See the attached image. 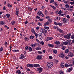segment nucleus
<instances>
[{
  "label": "nucleus",
  "mask_w": 74,
  "mask_h": 74,
  "mask_svg": "<svg viewBox=\"0 0 74 74\" xmlns=\"http://www.w3.org/2000/svg\"><path fill=\"white\" fill-rule=\"evenodd\" d=\"M71 38H72V39H74V34L72 36H71Z\"/></svg>",
  "instance_id": "52"
},
{
  "label": "nucleus",
  "mask_w": 74,
  "mask_h": 74,
  "mask_svg": "<svg viewBox=\"0 0 74 74\" xmlns=\"http://www.w3.org/2000/svg\"><path fill=\"white\" fill-rule=\"evenodd\" d=\"M42 13V12L41 11L39 10L38 12V15H39V16H41V14Z\"/></svg>",
  "instance_id": "12"
},
{
  "label": "nucleus",
  "mask_w": 74,
  "mask_h": 74,
  "mask_svg": "<svg viewBox=\"0 0 74 74\" xmlns=\"http://www.w3.org/2000/svg\"><path fill=\"white\" fill-rule=\"evenodd\" d=\"M64 63H61V66L62 67H64Z\"/></svg>",
  "instance_id": "38"
},
{
  "label": "nucleus",
  "mask_w": 74,
  "mask_h": 74,
  "mask_svg": "<svg viewBox=\"0 0 74 74\" xmlns=\"http://www.w3.org/2000/svg\"><path fill=\"white\" fill-rule=\"evenodd\" d=\"M47 32V30L46 29H44V33H46Z\"/></svg>",
  "instance_id": "58"
},
{
  "label": "nucleus",
  "mask_w": 74,
  "mask_h": 74,
  "mask_svg": "<svg viewBox=\"0 0 74 74\" xmlns=\"http://www.w3.org/2000/svg\"><path fill=\"white\" fill-rule=\"evenodd\" d=\"M69 8L73 9L74 8V7L73 6H69Z\"/></svg>",
  "instance_id": "62"
},
{
  "label": "nucleus",
  "mask_w": 74,
  "mask_h": 74,
  "mask_svg": "<svg viewBox=\"0 0 74 74\" xmlns=\"http://www.w3.org/2000/svg\"><path fill=\"white\" fill-rule=\"evenodd\" d=\"M69 52V50L68 49H67L65 50V53H68Z\"/></svg>",
  "instance_id": "27"
},
{
  "label": "nucleus",
  "mask_w": 74,
  "mask_h": 74,
  "mask_svg": "<svg viewBox=\"0 0 74 74\" xmlns=\"http://www.w3.org/2000/svg\"><path fill=\"white\" fill-rule=\"evenodd\" d=\"M7 5L9 7H12V5H11L10 4H7Z\"/></svg>",
  "instance_id": "48"
},
{
  "label": "nucleus",
  "mask_w": 74,
  "mask_h": 74,
  "mask_svg": "<svg viewBox=\"0 0 74 74\" xmlns=\"http://www.w3.org/2000/svg\"><path fill=\"white\" fill-rule=\"evenodd\" d=\"M71 66V65H69V64H65L64 66L66 67H69V66Z\"/></svg>",
  "instance_id": "21"
},
{
  "label": "nucleus",
  "mask_w": 74,
  "mask_h": 74,
  "mask_svg": "<svg viewBox=\"0 0 74 74\" xmlns=\"http://www.w3.org/2000/svg\"><path fill=\"white\" fill-rule=\"evenodd\" d=\"M32 33L34 34L36 33V32H35V31H34V29L33 28H32Z\"/></svg>",
  "instance_id": "18"
},
{
  "label": "nucleus",
  "mask_w": 74,
  "mask_h": 74,
  "mask_svg": "<svg viewBox=\"0 0 74 74\" xmlns=\"http://www.w3.org/2000/svg\"><path fill=\"white\" fill-rule=\"evenodd\" d=\"M64 37L65 38H67V39L70 38V36H69V34L64 36Z\"/></svg>",
  "instance_id": "11"
},
{
  "label": "nucleus",
  "mask_w": 74,
  "mask_h": 74,
  "mask_svg": "<svg viewBox=\"0 0 74 74\" xmlns=\"http://www.w3.org/2000/svg\"><path fill=\"white\" fill-rule=\"evenodd\" d=\"M36 45H37V44H32L31 45V46L33 47V48H34V47H36Z\"/></svg>",
  "instance_id": "15"
},
{
  "label": "nucleus",
  "mask_w": 74,
  "mask_h": 74,
  "mask_svg": "<svg viewBox=\"0 0 74 74\" xmlns=\"http://www.w3.org/2000/svg\"><path fill=\"white\" fill-rule=\"evenodd\" d=\"M54 2V0H51L50 3H52Z\"/></svg>",
  "instance_id": "59"
},
{
  "label": "nucleus",
  "mask_w": 74,
  "mask_h": 74,
  "mask_svg": "<svg viewBox=\"0 0 74 74\" xmlns=\"http://www.w3.org/2000/svg\"><path fill=\"white\" fill-rule=\"evenodd\" d=\"M36 18H37L38 19H40V18L38 16H36Z\"/></svg>",
  "instance_id": "60"
},
{
  "label": "nucleus",
  "mask_w": 74,
  "mask_h": 74,
  "mask_svg": "<svg viewBox=\"0 0 74 74\" xmlns=\"http://www.w3.org/2000/svg\"><path fill=\"white\" fill-rule=\"evenodd\" d=\"M71 22H74V18L71 20Z\"/></svg>",
  "instance_id": "56"
},
{
  "label": "nucleus",
  "mask_w": 74,
  "mask_h": 74,
  "mask_svg": "<svg viewBox=\"0 0 74 74\" xmlns=\"http://www.w3.org/2000/svg\"><path fill=\"white\" fill-rule=\"evenodd\" d=\"M46 18H47V19H49H49H50V17H49V16H47Z\"/></svg>",
  "instance_id": "57"
},
{
  "label": "nucleus",
  "mask_w": 74,
  "mask_h": 74,
  "mask_svg": "<svg viewBox=\"0 0 74 74\" xmlns=\"http://www.w3.org/2000/svg\"><path fill=\"white\" fill-rule=\"evenodd\" d=\"M54 24L56 25L57 26V25H58V23H56V22H54Z\"/></svg>",
  "instance_id": "51"
},
{
  "label": "nucleus",
  "mask_w": 74,
  "mask_h": 74,
  "mask_svg": "<svg viewBox=\"0 0 74 74\" xmlns=\"http://www.w3.org/2000/svg\"><path fill=\"white\" fill-rule=\"evenodd\" d=\"M58 25H59V26H62V23H58Z\"/></svg>",
  "instance_id": "39"
},
{
  "label": "nucleus",
  "mask_w": 74,
  "mask_h": 74,
  "mask_svg": "<svg viewBox=\"0 0 74 74\" xmlns=\"http://www.w3.org/2000/svg\"><path fill=\"white\" fill-rule=\"evenodd\" d=\"M49 25V22L47 21L46 23H45L44 24V26H45Z\"/></svg>",
  "instance_id": "19"
},
{
  "label": "nucleus",
  "mask_w": 74,
  "mask_h": 74,
  "mask_svg": "<svg viewBox=\"0 0 74 74\" xmlns=\"http://www.w3.org/2000/svg\"><path fill=\"white\" fill-rule=\"evenodd\" d=\"M36 59L38 60H41L42 59V57L40 56H38L36 57Z\"/></svg>",
  "instance_id": "10"
},
{
  "label": "nucleus",
  "mask_w": 74,
  "mask_h": 74,
  "mask_svg": "<svg viewBox=\"0 0 74 74\" xmlns=\"http://www.w3.org/2000/svg\"><path fill=\"white\" fill-rule=\"evenodd\" d=\"M39 44H41L42 45H44V42L43 41H40L39 42Z\"/></svg>",
  "instance_id": "34"
},
{
  "label": "nucleus",
  "mask_w": 74,
  "mask_h": 74,
  "mask_svg": "<svg viewBox=\"0 0 74 74\" xmlns=\"http://www.w3.org/2000/svg\"><path fill=\"white\" fill-rule=\"evenodd\" d=\"M6 16L8 18H10V14H7Z\"/></svg>",
  "instance_id": "31"
},
{
  "label": "nucleus",
  "mask_w": 74,
  "mask_h": 74,
  "mask_svg": "<svg viewBox=\"0 0 74 74\" xmlns=\"http://www.w3.org/2000/svg\"><path fill=\"white\" fill-rule=\"evenodd\" d=\"M25 58V56H24V55H23V54H21V57H20V59H23Z\"/></svg>",
  "instance_id": "14"
},
{
  "label": "nucleus",
  "mask_w": 74,
  "mask_h": 74,
  "mask_svg": "<svg viewBox=\"0 0 74 74\" xmlns=\"http://www.w3.org/2000/svg\"><path fill=\"white\" fill-rule=\"evenodd\" d=\"M62 44L64 45H68V43L67 41L62 42Z\"/></svg>",
  "instance_id": "22"
},
{
  "label": "nucleus",
  "mask_w": 74,
  "mask_h": 74,
  "mask_svg": "<svg viewBox=\"0 0 74 74\" xmlns=\"http://www.w3.org/2000/svg\"><path fill=\"white\" fill-rule=\"evenodd\" d=\"M60 74H64V72H63L62 71H59Z\"/></svg>",
  "instance_id": "30"
},
{
  "label": "nucleus",
  "mask_w": 74,
  "mask_h": 74,
  "mask_svg": "<svg viewBox=\"0 0 74 74\" xmlns=\"http://www.w3.org/2000/svg\"><path fill=\"white\" fill-rule=\"evenodd\" d=\"M58 31H59V32H61V33H64V31L62 30H61L60 29H58Z\"/></svg>",
  "instance_id": "20"
},
{
  "label": "nucleus",
  "mask_w": 74,
  "mask_h": 74,
  "mask_svg": "<svg viewBox=\"0 0 74 74\" xmlns=\"http://www.w3.org/2000/svg\"><path fill=\"white\" fill-rule=\"evenodd\" d=\"M28 50L30 51V52H31V51H32V47H28Z\"/></svg>",
  "instance_id": "26"
},
{
  "label": "nucleus",
  "mask_w": 74,
  "mask_h": 74,
  "mask_svg": "<svg viewBox=\"0 0 74 74\" xmlns=\"http://www.w3.org/2000/svg\"><path fill=\"white\" fill-rule=\"evenodd\" d=\"M44 28L46 29H47V30H48V29H49V27H44Z\"/></svg>",
  "instance_id": "40"
},
{
  "label": "nucleus",
  "mask_w": 74,
  "mask_h": 74,
  "mask_svg": "<svg viewBox=\"0 0 74 74\" xmlns=\"http://www.w3.org/2000/svg\"><path fill=\"white\" fill-rule=\"evenodd\" d=\"M66 46H63L62 47V49L63 50H64V49H66Z\"/></svg>",
  "instance_id": "29"
},
{
  "label": "nucleus",
  "mask_w": 74,
  "mask_h": 74,
  "mask_svg": "<svg viewBox=\"0 0 74 74\" xmlns=\"http://www.w3.org/2000/svg\"><path fill=\"white\" fill-rule=\"evenodd\" d=\"M41 33H44V29H41L40 31Z\"/></svg>",
  "instance_id": "37"
},
{
  "label": "nucleus",
  "mask_w": 74,
  "mask_h": 74,
  "mask_svg": "<svg viewBox=\"0 0 74 74\" xmlns=\"http://www.w3.org/2000/svg\"><path fill=\"white\" fill-rule=\"evenodd\" d=\"M16 14L17 16L18 15V14H19V11H16Z\"/></svg>",
  "instance_id": "50"
},
{
  "label": "nucleus",
  "mask_w": 74,
  "mask_h": 74,
  "mask_svg": "<svg viewBox=\"0 0 74 74\" xmlns=\"http://www.w3.org/2000/svg\"><path fill=\"white\" fill-rule=\"evenodd\" d=\"M73 70V67H71L69 69H68L66 71V72H70Z\"/></svg>",
  "instance_id": "9"
},
{
  "label": "nucleus",
  "mask_w": 74,
  "mask_h": 74,
  "mask_svg": "<svg viewBox=\"0 0 74 74\" xmlns=\"http://www.w3.org/2000/svg\"><path fill=\"white\" fill-rule=\"evenodd\" d=\"M50 7H52L53 9L54 10H56V7H55L54 6H52V5H50Z\"/></svg>",
  "instance_id": "32"
},
{
  "label": "nucleus",
  "mask_w": 74,
  "mask_h": 74,
  "mask_svg": "<svg viewBox=\"0 0 74 74\" xmlns=\"http://www.w3.org/2000/svg\"><path fill=\"white\" fill-rule=\"evenodd\" d=\"M62 21L63 23H66V22L67 21V19L65 18H63L62 19Z\"/></svg>",
  "instance_id": "8"
},
{
  "label": "nucleus",
  "mask_w": 74,
  "mask_h": 74,
  "mask_svg": "<svg viewBox=\"0 0 74 74\" xmlns=\"http://www.w3.org/2000/svg\"><path fill=\"white\" fill-rule=\"evenodd\" d=\"M67 42H68V44H70V43L71 42V40H68L67 41Z\"/></svg>",
  "instance_id": "33"
},
{
  "label": "nucleus",
  "mask_w": 74,
  "mask_h": 74,
  "mask_svg": "<svg viewBox=\"0 0 74 74\" xmlns=\"http://www.w3.org/2000/svg\"><path fill=\"white\" fill-rule=\"evenodd\" d=\"M33 64H27V66L28 67H33Z\"/></svg>",
  "instance_id": "13"
},
{
  "label": "nucleus",
  "mask_w": 74,
  "mask_h": 74,
  "mask_svg": "<svg viewBox=\"0 0 74 74\" xmlns=\"http://www.w3.org/2000/svg\"><path fill=\"white\" fill-rule=\"evenodd\" d=\"M58 14H59L60 15L61 14H62V11L60 10L58 12Z\"/></svg>",
  "instance_id": "43"
},
{
  "label": "nucleus",
  "mask_w": 74,
  "mask_h": 74,
  "mask_svg": "<svg viewBox=\"0 0 74 74\" xmlns=\"http://www.w3.org/2000/svg\"><path fill=\"white\" fill-rule=\"evenodd\" d=\"M59 57H61V56L62 58H63L64 57V54H63V53H61L59 55Z\"/></svg>",
  "instance_id": "4"
},
{
  "label": "nucleus",
  "mask_w": 74,
  "mask_h": 74,
  "mask_svg": "<svg viewBox=\"0 0 74 74\" xmlns=\"http://www.w3.org/2000/svg\"><path fill=\"white\" fill-rule=\"evenodd\" d=\"M61 9L62 10H64L65 11L66 10V8H61Z\"/></svg>",
  "instance_id": "54"
},
{
  "label": "nucleus",
  "mask_w": 74,
  "mask_h": 74,
  "mask_svg": "<svg viewBox=\"0 0 74 74\" xmlns=\"http://www.w3.org/2000/svg\"><path fill=\"white\" fill-rule=\"evenodd\" d=\"M65 7L66 8H69L70 5H69L68 4H66L65 5Z\"/></svg>",
  "instance_id": "23"
},
{
  "label": "nucleus",
  "mask_w": 74,
  "mask_h": 74,
  "mask_svg": "<svg viewBox=\"0 0 74 74\" xmlns=\"http://www.w3.org/2000/svg\"><path fill=\"white\" fill-rule=\"evenodd\" d=\"M56 19L58 20H60V18L59 17H56Z\"/></svg>",
  "instance_id": "44"
},
{
  "label": "nucleus",
  "mask_w": 74,
  "mask_h": 74,
  "mask_svg": "<svg viewBox=\"0 0 74 74\" xmlns=\"http://www.w3.org/2000/svg\"><path fill=\"white\" fill-rule=\"evenodd\" d=\"M33 66L34 67H40V65L39 64H35L33 65Z\"/></svg>",
  "instance_id": "7"
},
{
  "label": "nucleus",
  "mask_w": 74,
  "mask_h": 74,
  "mask_svg": "<svg viewBox=\"0 0 74 74\" xmlns=\"http://www.w3.org/2000/svg\"><path fill=\"white\" fill-rule=\"evenodd\" d=\"M4 27H5V28H6V29H9V27L5 25L4 26Z\"/></svg>",
  "instance_id": "42"
},
{
  "label": "nucleus",
  "mask_w": 74,
  "mask_h": 74,
  "mask_svg": "<svg viewBox=\"0 0 74 74\" xmlns=\"http://www.w3.org/2000/svg\"><path fill=\"white\" fill-rule=\"evenodd\" d=\"M41 49V48L36 47V50H40Z\"/></svg>",
  "instance_id": "36"
},
{
  "label": "nucleus",
  "mask_w": 74,
  "mask_h": 74,
  "mask_svg": "<svg viewBox=\"0 0 74 74\" xmlns=\"http://www.w3.org/2000/svg\"><path fill=\"white\" fill-rule=\"evenodd\" d=\"M25 49L27 51H28V50H29V47L27 46H26V47H25Z\"/></svg>",
  "instance_id": "25"
},
{
  "label": "nucleus",
  "mask_w": 74,
  "mask_h": 74,
  "mask_svg": "<svg viewBox=\"0 0 74 74\" xmlns=\"http://www.w3.org/2000/svg\"><path fill=\"white\" fill-rule=\"evenodd\" d=\"M48 46L51 48H53V47H54V45L52 44H49Z\"/></svg>",
  "instance_id": "17"
},
{
  "label": "nucleus",
  "mask_w": 74,
  "mask_h": 74,
  "mask_svg": "<svg viewBox=\"0 0 74 74\" xmlns=\"http://www.w3.org/2000/svg\"><path fill=\"white\" fill-rule=\"evenodd\" d=\"M3 48L1 47L0 48V52H1L3 51Z\"/></svg>",
  "instance_id": "47"
},
{
  "label": "nucleus",
  "mask_w": 74,
  "mask_h": 74,
  "mask_svg": "<svg viewBox=\"0 0 74 74\" xmlns=\"http://www.w3.org/2000/svg\"><path fill=\"white\" fill-rule=\"evenodd\" d=\"M70 4L72 5L74 4V1H73V2H71Z\"/></svg>",
  "instance_id": "64"
},
{
  "label": "nucleus",
  "mask_w": 74,
  "mask_h": 74,
  "mask_svg": "<svg viewBox=\"0 0 74 74\" xmlns=\"http://www.w3.org/2000/svg\"><path fill=\"white\" fill-rule=\"evenodd\" d=\"M46 65L47 69H50L53 65V63L51 62H48L46 64Z\"/></svg>",
  "instance_id": "1"
},
{
  "label": "nucleus",
  "mask_w": 74,
  "mask_h": 74,
  "mask_svg": "<svg viewBox=\"0 0 74 74\" xmlns=\"http://www.w3.org/2000/svg\"><path fill=\"white\" fill-rule=\"evenodd\" d=\"M60 16H64L65 15L64 14H61L60 15Z\"/></svg>",
  "instance_id": "61"
},
{
  "label": "nucleus",
  "mask_w": 74,
  "mask_h": 74,
  "mask_svg": "<svg viewBox=\"0 0 74 74\" xmlns=\"http://www.w3.org/2000/svg\"><path fill=\"white\" fill-rule=\"evenodd\" d=\"M49 59H52V56H49Z\"/></svg>",
  "instance_id": "53"
},
{
  "label": "nucleus",
  "mask_w": 74,
  "mask_h": 74,
  "mask_svg": "<svg viewBox=\"0 0 74 74\" xmlns=\"http://www.w3.org/2000/svg\"><path fill=\"white\" fill-rule=\"evenodd\" d=\"M37 71L39 72V73H41L42 72V68H38Z\"/></svg>",
  "instance_id": "6"
},
{
  "label": "nucleus",
  "mask_w": 74,
  "mask_h": 74,
  "mask_svg": "<svg viewBox=\"0 0 74 74\" xmlns=\"http://www.w3.org/2000/svg\"><path fill=\"white\" fill-rule=\"evenodd\" d=\"M53 39V38L51 37H47L46 40V41H49L50 40H52Z\"/></svg>",
  "instance_id": "3"
},
{
  "label": "nucleus",
  "mask_w": 74,
  "mask_h": 74,
  "mask_svg": "<svg viewBox=\"0 0 74 74\" xmlns=\"http://www.w3.org/2000/svg\"><path fill=\"white\" fill-rule=\"evenodd\" d=\"M3 21H0V25H3Z\"/></svg>",
  "instance_id": "49"
},
{
  "label": "nucleus",
  "mask_w": 74,
  "mask_h": 74,
  "mask_svg": "<svg viewBox=\"0 0 74 74\" xmlns=\"http://www.w3.org/2000/svg\"><path fill=\"white\" fill-rule=\"evenodd\" d=\"M29 38L31 39H33L34 38V36L32 35L31 36L29 37Z\"/></svg>",
  "instance_id": "35"
},
{
  "label": "nucleus",
  "mask_w": 74,
  "mask_h": 74,
  "mask_svg": "<svg viewBox=\"0 0 74 74\" xmlns=\"http://www.w3.org/2000/svg\"><path fill=\"white\" fill-rule=\"evenodd\" d=\"M66 17L67 18H68V19H69L70 18V16H69V15H67Z\"/></svg>",
  "instance_id": "63"
},
{
  "label": "nucleus",
  "mask_w": 74,
  "mask_h": 74,
  "mask_svg": "<svg viewBox=\"0 0 74 74\" xmlns=\"http://www.w3.org/2000/svg\"><path fill=\"white\" fill-rule=\"evenodd\" d=\"M69 58H70V57L68 56V55L65 57V59H69Z\"/></svg>",
  "instance_id": "45"
},
{
  "label": "nucleus",
  "mask_w": 74,
  "mask_h": 74,
  "mask_svg": "<svg viewBox=\"0 0 74 74\" xmlns=\"http://www.w3.org/2000/svg\"><path fill=\"white\" fill-rule=\"evenodd\" d=\"M38 53H39L40 54H42V52H41V51H38Z\"/></svg>",
  "instance_id": "46"
},
{
  "label": "nucleus",
  "mask_w": 74,
  "mask_h": 74,
  "mask_svg": "<svg viewBox=\"0 0 74 74\" xmlns=\"http://www.w3.org/2000/svg\"><path fill=\"white\" fill-rule=\"evenodd\" d=\"M38 36L39 37H40V39L42 40V33H40L38 34Z\"/></svg>",
  "instance_id": "5"
},
{
  "label": "nucleus",
  "mask_w": 74,
  "mask_h": 74,
  "mask_svg": "<svg viewBox=\"0 0 74 74\" xmlns=\"http://www.w3.org/2000/svg\"><path fill=\"white\" fill-rule=\"evenodd\" d=\"M54 43L56 44V45H60V42L59 41H56L54 42Z\"/></svg>",
  "instance_id": "16"
},
{
  "label": "nucleus",
  "mask_w": 74,
  "mask_h": 74,
  "mask_svg": "<svg viewBox=\"0 0 74 74\" xmlns=\"http://www.w3.org/2000/svg\"><path fill=\"white\" fill-rule=\"evenodd\" d=\"M15 21H12V24L13 25H14V24H15Z\"/></svg>",
  "instance_id": "41"
},
{
  "label": "nucleus",
  "mask_w": 74,
  "mask_h": 74,
  "mask_svg": "<svg viewBox=\"0 0 74 74\" xmlns=\"http://www.w3.org/2000/svg\"><path fill=\"white\" fill-rule=\"evenodd\" d=\"M68 56H69V58H73L74 56V55L73 53L69 52L68 54Z\"/></svg>",
  "instance_id": "2"
},
{
  "label": "nucleus",
  "mask_w": 74,
  "mask_h": 74,
  "mask_svg": "<svg viewBox=\"0 0 74 74\" xmlns=\"http://www.w3.org/2000/svg\"><path fill=\"white\" fill-rule=\"evenodd\" d=\"M53 4L56 6H58L59 5V4L58 3H57L56 2H54Z\"/></svg>",
  "instance_id": "28"
},
{
  "label": "nucleus",
  "mask_w": 74,
  "mask_h": 74,
  "mask_svg": "<svg viewBox=\"0 0 74 74\" xmlns=\"http://www.w3.org/2000/svg\"><path fill=\"white\" fill-rule=\"evenodd\" d=\"M62 2L64 3H67V1H66L65 0H63L62 1Z\"/></svg>",
  "instance_id": "55"
},
{
  "label": "nucleus",
  "mask_w": 74,
  "mask_h": 74,
  "mask_svg": "<svg viewBox=\"0 0 74 74\" xmlns=\"http://www.w3.org/2000/svg\"><path fill=\"white\" fill-rule=\"evenodd\" d=\"M58 52V51L56 50H54L53 51V53H56Z\"/></svg>",
  "instance_id": "24"
}]
</instances>
